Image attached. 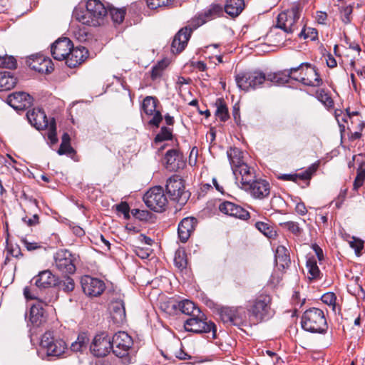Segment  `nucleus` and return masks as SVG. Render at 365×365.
<instances>
[{"label":"nucleus","mask_w":365,"mask_h":365,"mask_svg":"<svg viewBox=\"0 0 365 365\" xmlns=\"http://www.w3.org/2000/svg\"><path fill=\"white\" fill-rule=\"evenodd\" d=\"M143 201L146 206L154 212L164 211L168 205V199L161 186H155L143 196Z\"/></svg>","instance_id":"13"},{"label":"nucleus","mask_w":365,"mask_h":365,"mask_svg":"<svg viewBox=\"0 0 365 365\" xmlns=\"http://www.w3.org/2000/svg\"><path fill=\"white\" fill-rule=\"evenodd\" d=\"M354 116H356V118H359V113L358 112H352L351 113H350L347 112L346 113H343V112L341 110H339V113H338V111L335 112V117L338 122L339 126L340 128L341 133H343L345 131V125H344V123H347L348 120H354V119L353 118Z\"/></svg>","instance_id":"38"},{"label":"nucleus","mask_w":365,"mask_h":365,"mask_svg":"<svg viewBox=\"0 0 365 365\" xmlns=\"http://www.w3.org/2000/svg\"><path fill=\"white\" fill-rule=\"evenodd\" d=\"M301 324L303 329L311 333L324 334L328 329L324 312L315 307L310 308L304 312Z\"/></svg>","instance_id":"3"},{"label":"nucleus","mask_w":365,"mask_h":365,"mask_svg":"<svg viewBox=\"0 0 365 365\" xmlns=\"http://www.w3.org/2000/svg\"><path fill=\"white\" fill-rule=\"evenodd\" d=\"M247 312L257 322L269 319L274 314L271 296L262 294L250 301Z\"/></svg>","instance_id":"4"},{"label":"nucleus","mask_w":365,"mask_h":365,"mask_svg":"<svg viewBox=\"0 0 365 365\" xmlns=\"http://www.w3.org/2000/svg\"><path fill=\"white\" fill-rule=\"evenodd\" d=\"M172 138V131L167 127H162L159 133L155 138V142L159 143L164 140H170Z\"/></svg>","instance_id":"49"},{"label":"nucleus","mask_w":365,"mask_h":365,"mask_svg":"<svg viewBox=\"0 0 365 365\" xmlns=\"http://www.w3.org/2000/svg\"><path fill=\"white\" fill-rule=\"evenodd\" d=\"M276 265L280 269H284L289 267L291 263L289 253L284 246H278L275 252Z\"/></svg>","instance_id":"31"},{"label":"nucleus","mask_w":365,"mask_h":365,"mask_svg":"<svg viewBox=\"0 0 365 365\" xmlns=\"http://www.w3.org/2000/svg\"><path fill=\"white\" fill-rule=\"evenodd\" d=\"M256 227L266 236H269L272 232L268 225L262 222H257Z\"/></svg>","instance_id":"61"},{"label":"nucleus","mask_w":365,"mask_h":365,"mask_svg":"<svg viewBox=\"0 0 365 365\" xmlns=\"http://www.w3.org/2000/svg\"><path fill=\"white\" fill-rule=\"evenodd\" d=\"M174 263L175 267H177L179 269L182 270L183 269L186 268L187 262L186 254L184 250H178L175 252Z\"/></svg>","instance_id":"43"},{"label":"nucleus","mask_w":365,"mask_h":365,"mask_svg":"<svg viewBox=\"0 0 365 365\" xmlns=\"http://www.w3.org/2000/svg\"><path fill=\"white\" fill-rule=\"evenodd\" d=\"M26 117L30 124L36 130H48L47 137L51 144L53 145L58 142L56 123L54 118L48 120L44 110L39 108L28 110Z\"/></svg>","instance_id":"2"},{"label":"nucleus","mask_w":365,"mask_h":365,"mask_svg":"<svg viewBox=\"0 0 365 365\" xmlns=\"http://www.w3.org/2000/svg\"><path fill=\"white\" fill-rule=\"evenodd\" d=\"M305 63H301L299 66L291 68L288 70H284L281 72L269 73L267 76V83H274L276 84H284L289 82V79H292L296 81H299L303 85H318L320 82L319 80H315L311 81L308 78L304 77H297L294 75V72L299 71V68L302 67Z\"/></svg>","instance_id":"12"},{"label":"nucleus","mask_w":365,"mask_h":365,"mask_svg":"<svg viewBox=\"0 0 365 365\" xmlns=\"http://www.w3.org/2000/svg\"><path fill=\"white\" fill-rule=\"evenodd\" d=\"M245 6V0H227L225 11L230 16L236 17L243 11Z\"/></svg>","instance_id":"33"},{"label":"nucleus","mask_w":365,"mask_h":365,"mask_svg":"<svg viewBox=\"0 0 365 365\" xmlns=\"http://www.w3.org/2000/svg\"><path fill=\"white\" fill-rule=\"evenodd\" d=\"M232 173L237 180H239L238 175L240 176V183L243 189L255 179L254 168L250 167L247 163L241 164L238 168H233Z\"/></svg>","instance_id":"26"},{"label":"nucleus","mask_w":365,"mask_h":365,"mask_svg":"<svg viewBox=\"0 0 365 365\" xmlns=\"http://www.w3.org/2000/svg\"><path fill=\"white\" fill-rule=\"evenodd\" d=\"M192 29L185 26L181 29L174 36L171 44V51L173 53L182 52L186 47L190 38Z\"/></svg>","instance_id":"24"},{"label":"nucleus","mask_w":365,"mask_h":365,"mask_svg":"<svg viewBox=\"0 0 365 365\" xmlns=\"http://www.w3.org/2000/svg\"><path fill=\"white\" fill-rule=\"evenodd\" d=\"M317 99L322 102L326 107L331 108L334 106V101L330 96L324 89H319L316 92Z\"/></svg>","instance_id":"45"},{"label":"nucleus","mask_w":365,"mask_h":365,"mask_svg":"<svg viewBox=\"0 0 365 365\" xmlns=\"http://www.w3.org/2000/svg\"><path fill=\"white\" fill-rule=\"evenodd\" d=\"M108 9L99 0H88L86 10L76 9L73 16L80 23L91 26H98L103 24Z\"/></svg>","instance_id":"1"},{"label":"nucleus","mask_w":365,"mask_h":365,"mask_svg":"<svg viewBox=\"0 0 365 365\" xmlns=\"http://www.w3.org/2000/svg\"><path fill=\"white\" fill-rule=\"evenodd\" d=\"M165 164L166 169L172 172H176L182 169L185 165L183 155L175 149H171L166 152Z\"/></svg>","instance_id":"23"},{"label":"nucleus","mask_w":365,"mask_h":365,"mask_svg":"<svg viewBox=\"0 0 365 365\" xmlns=\"http://www.w3.org/2000/svg\"><path fill=\"white\" fill-rule=\"evenodd\" d=\"M112 318L115 323L120 324L125 319V309L124 300L121 296L114 298L110 305Z\"/></svg>","instance_id":"28"},{"label":"nucleus","mask_w":365,"mask_h":365,"mask_svg":"<svg viewBox=\"0 0 365 365\" xmlns=\"http://www.w3.org/2000/svg\"><path fill=\"white\" fill-rule=\"evenodd\" d=\"M41 349L45 352L46 356L58 359L67 351L68 345L66 341L54 336L53 332L46 331L41 336L40 342Z\"/></svg>","instance_id":"5"},{"label":"nucleus","mask_w":365,"mask_h":365,"mask_svg":"<svg viewBox=\"0 0 365 365\" xmlns=\"http://www.w3.org/2000/svg\"><path fill=\"white\" fill-rule=\"evenodd\" d=\"M76 257L67 250H60L54 255V266L63 274H72L76 270Z\"/></svg>","instance_id":"14"},{"label":"nucleus","mask_w":365,"mask_h":365,"mask_svg":"<svg viewBox=\"0 0 365 365\" xmlns=\"http://www.w3.org/2000/svg\"><path fill=\"white\" fill-rule=\"evenodd\" d=\"M215 105L217 107L215 115L221 121L225 122L229 118L228 108L222 98H217Z\"/></svg>","instance_id":"39"},{"label":"nucleus","mask_w":365,"mask_h":365,"mask_svg":"<svg viewBox=\"0 0 365 365\" xmlns=\"http://www.w3.org/2000/svg\"><path fill=\"white\" fill-rule=\"evenodd\" d=\"M206 17L207 16H202V15H199L198 16H197L196 18H195L194 19H192V25L193 26V28H191L192 29V31L195 29H197V27L202 26V24H204L205 22H206Z\"/></svg>","instance_id":"60"},{"label":"nucleus","mask_w":365,"mask_h":365,"mask_svg":"<svg viewBox=\"0 0 365 365\" xmlns=\"http://www.w3.org/2000/svg\"><path fill=\"white\" fill-rule=\"evenodd\" d=\"M60 155H66L71 156L76 153L75 150L71 146V144L60 145L57 151Z\"/></svg>","instance_id":"53"},{"label":"nucleus","mask_w":365,"mask_h":365,"mask_svg":"<svg viewBox=\"0 0 365 365\" xmlns=\"http://www.w3.org/2000/svg\"><path fill=\"white\" fill-rule=\"evenodd\" d=\"M227 154L232 170L233 168H238L241 164H245L242 160V152L239 148H230Z\"/></svg>","instance_id":"34"},{"label":"nucleus","mask_w":365,"mask_h":365,"mask_svg":"<svg viewBox=\"0 0 365 365\" xmlns=\"http://www.w3.org/2000/svg\"><path fill=\"white\" fill-rule=\"evenodd\" d=\"M317 169V165L316 164L312 165L309 167L306 170L300 173H296L297 175V182L299 180H309L311 179L312 175L316 172Z\"/></svg>","instance_id":"47"},{"label":"nucleus","mask_w":365,"mask_h":365,"mask_svg":"<svg viewBox=\"0 0 365 365\" xmlns=\"http://www.w3.org/2000/svg\"><path fill=\"white\" fill-rule=\"evenodd\" d=\"M280 226L297 237L300 236L303 232V229L299 226V223L294 221L282 222Z\"/></svg>","instance_id":"41"},{"label":"nucleus","mask_w":365,"mask_h":365,"mask_svg":"<svg viewBox=\"0 0 365 365\" xmlns=\"http://www.w3.org/2000/svg\"><path fill=\"white\" fill-rule=\"evenodd\" d=\"M83 292L90 297H98L106 289L104 282L100 279L85 275L81 280Z\"/></svg>","instance_id":"16"},{"label":"nucleus","mask_w":365,"mask_h":365,"mask_svg":"<svg viewBox=\"0 0 365 365\" xmlns=\"http://www.w3.org/2000/svg\"><path fill=\"white\" fill-rule=\"evenodd\" d=\"M4 68H9V69H14L16 68V60L11 56H4Z\"/></svg>","instance_id":"58"},{"label":"nucleus","mask_w":365,"mask_h":365,"mask_svg":"<svg viewBox=\"0 0 365 365\" xmlns=\"http://www.w3.org/2000/svg\"><path fill=\"white\" fill-rule=\"evenodd\" d=\"M88 56V51L84 46L72 47L67 57L66 65L75 68L83 62Z\"/></svg>","instance_id":"29"},{"label":"nucleus","mask_w":365,"mask_h":365,"mask_svg":"<svg viewBox=\"0 0 365 365\" xmlns=\"http://www.w3.org/2000/svg\"><path fill=\"white\" fill-rule=\"evenodd\" d=\"M90 350L96 357L107 356L112 350L110 338L106 333L96 335L90 345Z\"/></svg>","instance_id":"15"},{"label":"nucleus","mask_w":365,"mask_h":365,"mask_svg":"<svg viewBox=\"0 0 365 365\" xmlns=\"http://www.w3.org/2000/svg\"><path fill=\"white\" fill-rule=\"evenodd\" d=\"M365 126V123L360 119V118H356L354 120H351V126L353 130L359 131L361 133L364 128Z\"/></svg>","instance_id":"56"},{"label":"nucleus","mask_w":365,"mask_h":365,"mask_svg":"<svg viewBox=\"0 0 365 365\" xmlns=\"http://www.w3.org/2000/svg\"><path fill=\"white\" fill-rule=\"evenodd\" d=\"M113 353L129 362V354L133 345L132 337L125 331L115 333L111 340Z\"/></svg>","instance_id":"11"},{"label":"nucleus","mask_w":365,"mask_h":365,"mask_svg":"<svg viewBox=\"0 0 365 365\" xmlns=\"http://www.w3.org/2000/svg\"><path fill=\"white\" fill-rule=\"evenodd\" d=\"M307 65H303L302 68H299V71H300V76L304 77L305 78H308L311 81H314L315 80H319L320 82L318 85H307L308 86L312 87H318L322 84V79L320 78L319 74L317 72V70L315 67H312V65L309 63H304Z\"/></svg>","instance_id":"32"},{"label":"nucleus","mask_w":365,"mask_h":365,"mask_svg":"<svg viewBox=\"0 0 365 365\" xmlns=\"http://www.w3.org/2000/svg\"><path fill=\"white\" fill-rule=\"evenodd\" d=\"M174 0H147V5L150 9L159 7H167L172 5Z\"/></svg>","instance_id":"48"},{"label":"nucleus","mask_w":365,"mask_h":365,"mask_svg":"<svg viewBox=\"0 0 365 365\" xmlns=\"http://www.w3.org/2000/svg\"><path fill=\"white\" fill-rule=\"evenodd\" d=\"M111 16L112 20L117 24H120L123 22L125 10L124 9H115V8H109L108 12Z\"/></svg>","instance_id":"46"},{"label":"nucleus","mask_w":365,"mask_h":365,"mask_svg":"<svg viewBox=\"0 0 365 365\" xmlns=\"http://www.w3.org/2000/svg\"><path fill=\"white\" fill-rule=\"evenodd\" d=\"M57 284L59 289L65 293H69L75 288L74 280L70 277H66L60 282H57Z\"/></svg>","instance_id":"44"},{"label":"nucleus","mask_w":365,"mask_h":365,"mask_svg":"<svg viewBox=\"0 0 365 365\" xmlns=\"http://www.w3.org/2000/svg\"><path fill=\"white\" fill-rule=\"evenodd\" d=\"M185 329L187 331L201 334L212 332V337L216 336V326L207 320L205 315L200 311V313L189 317L184 323Z\"/></svg>","instance_id":"8"},{"label":"nucleus","mask_w":365,"mask_h":365,"mask_svg":"<svg viewBox=\"0 0 365 365\" xmlns=\"http://www.w3.org/2000/svg\"><path fill=\"white\" fill-rule=\"evenodd\" d=\"M73 47L71 41L68 38H62L56 40L51 48V52L53 58L58 61L66 60Z\"/></svg>","instance_id":"18"},{"label":"nucleus","mask_w":365,"mask_h":365,"mask_svg":"<svg viewBox=\"0 0 365 365\" xmlns=\"http://www.w3.org/2000/svg\"><path fill=\"white\" fill-rule=\"evenodd\" d=\"M306 266L309 274L310 279H317L321 278V272L317 266V259L314 256L307 257Z\"/></svg>","instance_id":"36"},{"label":"nucleus","mask_w":365,"mask_h":365,"mask_svg":"<svg viewBox=\"0 0 365 365\" xmlns=\"http://www.w3.org/2000/svg\"><path fill=\"white\" fill-rule=\"evenodd\" d=\"M237 310L234 307H222L220 310V316L224 323H230L234 324V319Z\"/></svg>","instance_id":"40"},{"label":"nucleus","mask_w":365,"mask_h":365,"mask_svg":"<svg viewBox=\"0 0 365 365\" xmlns=\"http://www.w3.org/2000/svg\"><path fill=\"white\" fill-rule=\"evenodd\" d=\"M170 306L173 310L179 309L182 314L189 315L190 317L200 312V309L195 304L187 299L180 302H171Z\"/></svg>","instance_id":"30"},{"label":"nucleus","mask_w":365,"mask_h":365,"mask_svg":"<svg viewBox=\"0 0 365 365\" xmlns=\"http://www.w3.org/2000/svg\"><path fill=\"white\" fill-rule=\"evenodd\" d=\"M365 181V162L360 163L357 169V175L354 182V190H358L361 187Z\"/></svg>","instance_id":"42"},{"label":"nucleus","mask_w":365,"mask_h":365,"mask_svg":"<svg viewBox=\"0 0 365 365\" xmlns=\"http://www.w3.org/2000/svg\"><path fill=\"white\" fill-rule=\"evenodd\" d=\"M29 66L38 73H51L53 70V63L49 58L43 55H34L27 60Z\"/></svg>","instance_id":"21"},{"label":"nucleus","mask_w":365,"mask_h":365,"mask_svg":"<svg viewBox=\"0 0 365 365\" xmlns=\"http://www.w3.org/2000/svg\"><path fill=\"white\" fill-rule=\"evenodd\" d=\"M323 303L332 307L335 310L336 297L333 292H327L322 296L321 298Z\"/></svg>","instance_id":"52"},{"label":"nucleus","mask_w":365,"mask_h":365,"mask_svg":"<svg viewBox=\"0 0 365 365\" xmlns=\"http://www.w3.org/2000/svg\"><path fill=\"white\" fill-rule=\"evenodd\" d=\"M235 81L239 88L248 91L259 88L264 83H267V76L258 70L240 72L235 76Z\"/></svg>","instance_id":"7"},{"label":"nucleus","mask_w":365,"mask_h":365,"mask_svg":"<svg viewBox=\"0 0 365 365\" xmlns=\"http://www.w3.org/2000/svg\"><path fill=\"white\" fill-rule=\"evenodd\" d=\"M165 190L170 200L180 205H185L190 197V193L185 190L183 180L177 175L167 180Z\"/></svg>","instance_id":"9"},{"label":"nucleus","mask_w":365,"mask_h":365,"mask_svg":"<svg viewBox=\"0 0 365 365\" xmlns=\"http://www.w3.org/2000/svg\"><path fill=\"white\" fill-rule=\"evenodd\" d=\"M7 103L16 110H24L30 107L33 98L26 92H15L8 96Z\"/></svg>","instance_id":"19"},{"label":"nucleus","mask_w":365,"mask_h":365,"mask_svg":"<svg viewBox=\"0 0 365 365\" xmlns=\"http://www.w3.org/2000/svg\"><path fill=\"white\" fill-rule=\"evenodd\" d=\"M24 294L27 299L36 300L31 307L29 320L34 326L38 327L46 321V317L43 307L47 306L50 300L40 299L35 293V290L31 287H26L24 289Z\"/></svg>","instance_id":"6"},{"label":"nucleus","mask_w":365,"mask_h":365,"mask_svg":"<svg viewBox=\"0 0 365 365\" xmlns=\"http://www.w3.org/2000/svg\"><path fill=\"white\" fill-rule=\"evenodd\" d=\"M312 250L314 251L319 261H322L324 259V254L322 249L317 244H313L312 245Z\"/></svg>","instance_id":"64"},{"label":"nucleus","mask_w":365,"mask_h":365,"mask_svg":"<svg viewBox=\"0 0 365 365\" xmlns=\"http://www.w3.org/2000/svg\"><path fill=\"white\" fill-rule=\"evenodd\" d=\"M219 210L227 215L240 220H246L250 218V213L247 210L240 205L230 201L221 202L219 206Z\"/></svg>","instance_id":"22"},{"label":"nucleus","mask_w":365,"mask_h":365,"mask_svg":"<svg viewBox=\"0 0 365 365\" xmlns=\"http://www.w3.org/2000/svg\"><path fill=\"white\" fill-rule=\"evenodd\" d=\"M234 309L237 310L235 313L234 325H237L245 318V312L242 307H234Z\"/></svg>","instance_id":"55"},{"label":"nucleus","mask_w":365,"mask_h":365,"mask_svg":"<svg viewBox=\"0 0 365 365\" xmlns=\"http://www.w3.org/2000/svg\"><path fill=\"white\" fill-rule=\"evenodd\" d=\"M89 341L90 339L86 333H81L78 334L77 339L71 344V350L76 352H82L87 349Z\"/></svg>","instance_id":"37"},{"label":"nucleus","mask_w":365,"mask_h":365,"mask_svg":"<svg viewBox=\"0 0 365 365\" xmlns=\"http://www.w3.org/2000/svg\"><path fill=\"white\" fill-rule=\"evenodd\" d=\"M352 13V8L351 6H346L341 11V19L345 24H349L351 21L350 16Z\"/></svg>","instance_id":"59"},{"label":"nucleus","mask_w":365,"mask_h":365,"mask_svg":"<svg viewBox=\"0 0 365 365\" xmlns=\"http://www.w3.org/2000/svg\"><path fill=\"white\" fill-rule=\"evenodd\" d=\"M16 84V78L9 72H0V91L13 88Z\"/></svg>","instance_id":"35"},{"label":"nucleus","mask_w":365,"mask_h":365,"mask_svg":"<svg viewBox=\"0 0 365 365\" xmlns=\"http://www.w3.org/2000/svg\"><path fill=\"white\" fill-rule=\"evenodd\" d=\"M317 35L318 33L315 29H306L304 27L298 36L299 38H303L304 39L310 38L311 40H315L317 37Z\"/></svg>","instance_id":"50"},{"label":"nucleus","mask_w":365,"mask_h":365,"mask_svg":"<svg viewBox=\"0 0 365 365\" xmlns=\"http://www.w3.org/2000/svg\"><path fill=\"white\" fill-rule=\"evenodd\" d=\"M245 190L257 199H263L269 196L270 192L269 183L262 179H255L249 185L245 187Z\"/></svg>","instance_id":"20"},{"label":"nucleus","mask_w":365,"mask_h":365,"mask_svg":"<svg viewBox=\"0 0 365 365\" xmlns=\"http://www.w3.org/2000/svg\"><path fill=\"white\" fill-rule=\"evenodd\" d=\"M21 242L28 251H34L41 247L39 243L36 242H31L26 237H21Z\"/></svg>","instance_id":"54"},{"label":"nucleus","mask_w":365,"mask_h":365,"mask_svg":"<svg viewBox=\"0 0 365 365\" xmlns=\"http://www.w3.org/2000/svg\"><path fill=\"white\" fill-rule=\"evenodd\" d=\"M166 65L163 61H159L156 65L153 66L151 70V78L155 80L160 77Z\"/></svg>","instance_id":"51"},{"label":"nucleus","mask_w":365,"mask_h":365,"mask_svg":"<svg viewBox=\"0 0 365 365\" xmlns=\"http://www.w3.org/2000/svg\"><path fill=\"white\" fill-rule=\"evenodd\" d=\"M22 220L29 226H35L39 223L38 215L34 214L31 218L27 219V217H23Z\"/></svg>","instance_id":"62"},{"label":"nucleus","mask_w":365,"mask_h":365,"mask_svg":"<svg viewBox=\"0 0 365 365\" xmlns=\"http://www.w3.org/2000/svg\"><path fill=\"white\" fill-rule=\"evenodd\" d=\"M197 224V220L193 217H185L180 222L178 227V234L182 242L185 243L188 240L195 230Z\"/></svg>","instance_id":"25"},{"label":"nucleus","mask_w":365,"mask_h":365,"mask_svg":"<svg viewBox=\"0 0 365 365\" xmlns=\"http://www.w3.org/2000/svg\"><path fill=\"white\" fill-rule=\"evenodd\" d=\"M300 12L299 5L295 4L290 9L280 13L277 16L276 27L287 34L293 33L298 29L297 24L300 18Z\"/></svg>","instance_id":"10"},{"label":"nucleus","mask_w":365,"mask_h":365,"mask_svg":"<svg viewBox=\"0 0 365 365\" xmlns=\"http://www.w3.org/2000/svg\"><path fill=\"white\" fill-rule=\"evenodd\" d=\"M350 247L354 249L356 253L359 255L364 248V242L359 239L353 237V240L349 242Z\"/></svg>","instance_id":"57"},{"label":"nucleus","mask_w":365,"mask_h":365,"mask_svg":"<svg viewBox=\"0 0 365 365\" xmlns=\"http://www.w3.org/2000/svg\"><path fill=\"white\" fill-rule=\"evenodd\" d=\"M117 210L118 212L123 213L125 217L129 215V206L126 202H121L120 205L117 206Z\"/></svg>","instance_id":"63"},{"label":"nucleus","mask_w":365,"mask_h":365,"mask_svg":"<svg viewBox=\"0 0 365 365\" xmlns=\"http://www.w3.org/2000/svg\"><path fill=\"white\" fill-rule=\"evenodd\" d=\"M158 100L153 96H146L142 103V110L148 115H153L149 120V124L159 126L160 123L163 120V116L159 110H156Z\"/></svg>","instance_id":"17"},{"label":"nucleus","mask_w":365,"mask_h":365,"mask_svg":"<svg viewBox=\"0 0 365 365\" xmlns=\"http://www.w3.org/2000/svg\"><path fill=\"white\" fill-rule=\"evenodd\" d=\"M33 282L36 288L43 289L56 285L57 278L51 271L44 270L33 278L31 283Z\"/></svg>","instance_id":"27"}]
</instances>
